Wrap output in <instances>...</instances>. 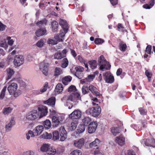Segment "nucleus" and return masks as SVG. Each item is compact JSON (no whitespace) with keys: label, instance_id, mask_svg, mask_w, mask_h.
<instances>
[{"label":"nucleus","instance_id":"obj_1","mask_svg":"<svg viewBox=\"0 0 155 155\" xmlns=\"http://www.w3.org/2000/svg\"><path fill=\"white\" fill-rule=\"evenodd\" d=\"M98 64L100 66L99 69L101 71H104L105 70H109L110 68L111 65L106 60L103 55H101L98 58Z\"/></svg>","mask_w":155,"mask_h":155},{"label":"nucleus","instance_id":"obj_2","mask_svg":"<svg viewBox=\"0 0 155 155\" xmlns=\"http://www.w3.org/2000/svg\"><path fill=\"white\" fill-rule=\"evenodd\" d=\"M18 87L17 84L15 83H12L9 85L8 87V90L10 95L14 94V96L17 97L20 95L21 91L20 90H17Z\"/></svg>","mask_w":155,"mask_h":155},{"label":"nucleus","instance_id":"obj_3","mask_svg":"<svg viewBox=\"0 0 155 155\" xmlns=\"http://www.w3.org/2000/svg\"><path fill=\"white\" fill-rule=\"evenodd\" d=\"M52 126L54 127H58L61 124L64 119V117L61 115H56L51 117Z\"/></svg>","mask_w":155,"mask_h":155},{"label":"nucleus","instance_id":"obj_4","mask_svg":"<svg viewBox=\"0 0 155 155\" xmlns=\"http://www.w3.org/2000/svg\"><path fill=\"white\" fill-rule=\"evenodd\" d=\"M101 111V109L100 106L96 107H93L90 108L88 112L90 114L94 117H97L100 114Z\"/></svg>","mask_w":155,"mask_h":155},{"label":"nucleus","instance_id":"obj_5","mask_svg":"<svg viewBox=\"0 0 155 155\" xmlns=\"http://www.w3.org/2000/svg\"><path fill=\"white\" fill-rule=\"evenodd\" d=\"M48 63L44 61L41 63L40 65V69L42 73L45 76H47L48 74Z\"/></svg>","mask_w":155,"mask_h":155},{"label":"nucleus","instance_id":"obj_6","mask_svg":"<svg viewBox=\"0 0 155 155\" xmlns=\"http://www.w3.org/2000/svg\"><path fill=\"white\" fill-rule=\"evenodd\" d=\"M37 115V111L36 110H34L26 114L25 118L23 119L24 121L34 120L36 118Z\"/></svg>","mask_w":155,"mask_h":155},{"label":"nucleus","instance_id":"obj_7","mask_svg":"<svg viewBox=\"0 0 155 155\" xmlns=\"http://www.w3.org/2000/svg\"><path fill=\"white\" fill-rule=\"evenodd\" d=\"M58 132L60 137V140H64L66 139L67 135V132L64 127L63 126L60 127L59 129Z\"/></svg>","mask_w":155,"mask_h":155},{"label":"nucleus","instance_id":"obj_8","mask_svg":"<svg viewBox=\"0 0 155 155\" xmlns=\"http://www.w3.org/2000/svg\"><path fill=\"white\" fill-rule=\"evenodd\" d=\"M14 62L15 65L20 66L24 62V58L22 55H16L15 58Z\"/></svg>","mask_w":155,"mask_h":155},{"label":"nucleus","instance_id":"obj_9","mask_svg":"<svg viewBox=\"0 0 155 155\" xmlns=\"http://www.w3.org/2000/svg\"><path fill=\"white\" fill-rule=\"evenodd\" d=\"M39 113L40 114V118L46 116L48 113V108L45 106H40L38 108Z\"/></svg>","mask_w":155,"mask_h":155},{"label":"nucleus","instance_id":"obj_10","mask_svg":"<svg viewBox=\"0 0 155 155\" xmlns=\"http://www.w3.org/2000/svg\"><path fill=\"white\" fill-rule=\"evenodd\" d=\"M81 112L79 110H76L74 111L69 115V118L71 119H77L81 118Z\"/></svg>","mask_w":155,"mask_h":155},{"label":"nucleus","instance_id":"obj_11","mask_svg":"<svg viewBox=\"0 0 155 155\" xmlns=\"http://www.w3.org/2000/svg\"><path fill=\"white\" fill-rule=\"evenodd\" d=\"M97 124L96 122H91L88 127V132L90 134L94 132L97 128Z\"/></svg>","mask_w":155,"mask_h":155},{"label":"nucleus","instance_id":"obj_12","mask_svg":"<svg viewBox=\"0 0 155 155\" xmlns=\"http://www.w3.org/2000/svg\"><path fill=\"white\" fill-rule=\"evenodd\" d=\"M85 142L84 138H81L78 140L74 141V146L79 149H81L84 146Z\"/></svg>","mask_w":155,"mask_h":155},{"label":"nucleus","instance_id":"obj_13","mask_svg":"<svg viewBox=\"0 0 155 155\" xmlns=\"http://www.w3.org/2000/svg\"><path fill=\"white\" fill-rule=\"evenodd\" d=\"M116 142L120 145L122 146L125 143V139L123 136L120 135L116 137Z\"/></svg>","mask_w":155,"mask_h":155},{"label":"nucleus","instance_id":"obj_14","mask_svg":"<svg viewBox=\"0 0 155 155\" xmlns=\"http://www.w3.org/2000/svg\"><path fill=\"white\" fill-rule=\"evenodd\" d=\"M59 24L61 26L62 28L64 29L66 31L68 30V26L66 21L63 19H60L59 21Z\"/></svg>","mask_w":155,"mask_h":155},{"label":"nucleus","instance_id":"obj_15","mask_svg":"<svg viewBox=\"0 0 155 155\" xmlns=\"http://www.w3.org/2000/svg\"><path fill=\"white\" fill-rule=\"evenodd\" d=\"M55 102V98L54 97H51L49 98L48 100L43 101L44 104L52 106V107H53L54 106Z\"/></svg>","mask_w":155,"mask_h":155},{"label":"nucleus","instance_id":"obj_16","mask_svg":"<svg viewBox=\"0 0 155 155\" xmlns=\"http://www.w3.org/2000/svg\"><path fill=\"white\" fill-rule=\"evenodd\" d=\"M71 96V101L75 102L77 100H80L81 97L80 94L78 92H74L70 94Z\"/></svg>","mask_w":155,"mask_h":155},{"label":"nucleus","instance_id":"obj_17","mask_svg":"<svg viewBox=\"0 0 155 155\" xmlns=\"http://www.w3.org/2000/svg\"><path fill=\"white\" fill-rule=\"evenodd\" d=\"M46 32L47 31L45 28H43L37 30L35 34L37 37H39L46 35Z\"/></svg>","mask_w":155,"mask_h":155},{"label":"nucleus","instance_id":"obj_18","mask_svg":"<svg viewBox=\"0 0 155 155\" xmlns=\"http://www.w3.org/2000/svg\"><path fill=\"white\" fill-rule=\"evenodd\" d=\"M88 89L89 91L93 94L94 95L96 96H100L101 94L97 91V88L92 85H90L89 86Z\"/></svg>","mask_w":155,"mask_h":155},{"label":"nucleus","instance_id":"obj_19","mask_svg":"<svg viewBox=\"0 0 155 155\" xmlns=\"http://www.w3.org/2000/svg\"><path fill=\"white\" fill-rule=\"evenodd\" d=\"M15 124V121L13 119H12L10 122L5 126V128L6 131L7 132L10 131L11 130L12 127Z\"/></svg>","mask_w":155,"mask_h":155},{"label":"nucleus","instance_id":"obj_20","mask_svg":"<svg viewBox=\"0 0 155 155\" xmlns=\"http://www.w3.org/2000/svg\"><path fill=\"white\" fill-rule=\"evenodd\" d=\"M63 89L62 84L60 83H58L56 86L54 91L56 94H58L61 93Z\"/></svg>","mask_w":155,"mask_h":155},{"label":"nucleus","instance_id":"obj_21","mask_svg":"<svg viewBox=\"0 0 155 155\" xmlns=\"http://www.w3.org/2000/svg\"><path fill=\"white\" fill-rule=\"evenodd\" d=\"M44 129L43 126L41 125L35 127V133L37 135H40L43 131Z\"/></svg>","mask_w":155,"mask_h":155},{"label":"nucleus","instance_id":"obj_22","mask_svg":"<svg viewBox=\"0 0 155 155\" xmlns=\"http://www.w3.org/2000/svg\"><path fill=\"white\" fill-rule=\"evenodd\" d=\"M64 29H63L60 31L59 35H57L54 37V39H62L65 36V35L67 32L68 30H67L66 31Z\"/></svg>","mask_w":155,"mask_h":155},{"label":"nucleus","instance_id":"obj_23","mask_svg":"<svg viewBox=\"0 0 155 155\" xmlns=\"http://www.w3.org/2000/svg\"><path fill=\"white\" fill-rule=\"evenodd\" d=\"M72 79L71 77L70 76H67L62 79V81L64 84L66 85L68 84V82L71 81Z\"/></svg>","mask_w":155,"mask_h":155},{"label":"nucleus","instance_id":"obj_24","mask_svg":"<svg viewBox=\"0 0 155 155\" xmlns=\"http://www.w3.org/2000/svg\"><path fill=\"white\" fill-rule=\"evenodd\" d=\"M62 71L61 68L58 67H56L54 70V75L56 77H57L62 74Z\"/></svg>","mask_w":155,"mask_h":155},{"label":"nucleus","instance_id":"obj_25","mask_svg":"<svg viewBox=\"0 0 155 155\" xmlns=\"http://www.w3.org/2000/svg\"><path fill=\"white\" fill-rule=\"evenodd\" d=\"M43 124L45 129H49L51 127V126L50 121L48 119H47L44 121Z\"/></svg>","mask_w":155,"mask_h":155},{"label":"nucleus","instance_id":"obj_26","mask_svg":"<svg viewBox=\"0 0 155 155\" xmlns=\"http://www.w3.org/2000/svg\"><path fill=\"white\" fill-rule=\"evenodd\" d=\"M13 110V108L11 107H8L4 108L2 112L5 115H8Z\"/></svg>","mask_w":155,"mask_h":155},{"label":"nucleus","instance_id":"obj_27","mask_svg":"<svg viewBox=\"0 0 155 155\" xmlns=\"http://www.w3.org/2000/svg\"><path fill=\"white\" fill-rule=\"evenodd\" d=\"M89 96L90 97L91 100L92 101V104L93 106L95 105H97V103L98 102V99L95 97H94L91 94H89Z\"/></svg>","mask_w":155,"mask_h":155},{"label":"nucleus","instance_id":"obj_28","mask_svg":"<svg viewBox=\"0 0 155 155\" xmlns=\"http://www.w3.org/2000/svg\"><path fill=\"white\" fill-rule=\"evenodd\" d=\"M47 23V20L46 19H44L37 23V25L39 27H44L46 25Z\"/></svg>","mask_w":155,"mask_h":155},{"label":"nucleus","instance_id":"obj_29","mask_svg":"<svg viewBox=\"0 0 155 155\" xmlns=\"http://www.w3.org/2000/svg\"><path fill=\"white\" fill-rule=\"evenodd\" d=\"M6 71L7 73L8 79H9L11 78L12 76L14 74L15 72L12 69L10 68L7 69Z\"/></svg>","mask_w":155,"mask_h":155},{"label":"nucleus","instance_id":"obj_30","mask_svg":"<svg viewBox=\"0 0 155 155\" xmlns=\"http://www.w3.org/2000/svg\"><path fill=\"white\" fill-rule=\"evenodd\" d=\"M100 141L98 138H96L95 140L89 144V147H96L98 146Z\"/></svg>","mask_w":155,"mask_h":155},{"label":"nucleus","instance_id":"obj_31","mask_svg":"<svg viewBox=\"0 0 155 155\" xmlns=\"http://www.w3.org/2000/svg\"><path fill=\"white\" fill-rule=\"evenodd\" d=\"M56 150L54 148L50 146L48 148L47 153L50 155H53L56 153Z\"/></svg>","mask_w":155,"mask_h":155},{"label":"nucleus","instance_id":"obj_32","mask_svg":"<svg viewBox=\"0 0 155 155\" xmlns=\"http://www.w3.org/2000/svg\"><path fill=\"white\" fill-rule=\"evenodd\" d=\"M85 129V126L83 124L80 125L77 130V133L78 134H80L83 132Z\"/></svg>","mask_w":155,"mask_h":155},{"label":"nucleus","instance_id":"obj_33","mask_svg":"<svg viewBox=\"0 0 155 155\" xmlns=\"http://www.w3.org/2000/svg\"><path fill=\"white\" fill-rule=\"evenodd\" d=\"M51 25L53 31L54 32L57 31L58 26V23L56 21H54L51 23Z\"/></svg>","mask_w":155,"mask_h":155},{"label":"nucleus","instance_id":"obj_34","mask_svg":"<svg viewBox=\"0 0 155 155\" xmlns=\"http://www.w3.org/2000/svg\"><path fill=\"white\" fill-rule=\"evenodd\" d=\"M41 137L44 139H50L52 138V135L51 134H48L47 132L42 134L41 136Z\"/></svg>","mask_w":155,"mask_h":155},{"label":"nucleus","instance_id":"obj_35","mask_svg":"<svg viewBox=\"0 0 155 155\" xmlns=\"http://www.w3.org/2000/svg\"><path fill=\"white\" fill-rule=\"evenodd\" d=\"M60 137L59 133L58 131H55L53 133L52 139L54 140H56L59 139Z\"/></svg>","mask_w":155,"mask_h":155},{"label":"nucleus","instance_id":"obj_36","mask_svg":"<svg viewBox=\"0 0 155 155\" xmlns=\"http://www.w3.org/2000/svg\"><path fill=\"white\" fill-rule=\"evenodd\" d=\"M63 41L62 39H48V43L49 44L54 45L57 44L58 41Z\"/></svg>","mask_w":155,"mask_h":155},{"label":"nucleus","instance_id":"obj_37","mask_svg":"<svg viewBox=\"0 0 155 155\" xmlns=\"http://www.w3.org/2000/svg\"><path fill=\"white\" fill-rule=\"evenodd\" d=\"M88 63L90 65V67L92 69H95L97 67V63L96 61L95 60L89 61Z\"/></svg>","mask_w":155,"mask_h":155},{"label":"nucleus","instance_id":"obj_38","mask_svg":"<svg viewBox=\"0 0 155 155\" xmlns=\"http://www.w3.org/2000/svg\"><path fill=\"white\" fill-rule=\"evenodd\" d=\"M0 47H3L5 49L7 48L8 46L5 39L0 40Z\"/></svg>","mask_w":155,"mask_h":155},{"label":"nucleus","instance_id":"obj_39","mask_svg":"<svg viewBox=\"0 0 155 155\" xmlns=\"http://www.w3.org/2000/svg\"><path fill=\"white\" fill-rule=\"evenodd\" d=\"M127 48V45L126 44L123 42H121L119 45V49L121 51H124Z\"/></svg>","mask_w":155,"mask_h":155},{"label":"nucleus","instance_id":"obj_40","mask_svg":"<svg viewBox=\"0 0 155 155\" xmlns=\"http://www.w3.org/2000/svg\"><path fill=\"white\" fill-rule=\"evenodd\" d=\"M68 61L66 58H64L62 61L61 67L62 68H65L68 66Z\"/></svg>","mask_w":155,"mask_h":155},{"label":"nucleus","instance_id":"obj_41","mask_svg":"<svg viewBox=\"0 0 155 155\" xmlns=\"http://www.w3.org/2000/svg\"><path fill=\"white\" fill-rule=\"evenodd\" d=\"M6 89V87L4 86L0 94V99H3L5 95V91Z\"/></svg>","mask_w":155,"mask_h":155},{"label":"nucleus","instance_id":"obj_42","mask_svg":"<svg viewBox=\"0 0 155 155\" xmlns=\"http://www.w3.org/2000/svg\"><path fill=\"white\" fill-rule=\"evenodd\" d=\"M78 121L77 120H73L71 123V128L72 130H74L77 127Z\"/></svg>","mask_w":155,"mask_h":155},{"label":"nucleus","instance_id":"obj_43","mask_svg":"<svg viewBox=\"0 0 155 155\" xmlns=\"http://www.w3.org/2000/svg\"><path fill=\"white\" fill-rule=\"evenodd\" d=\"M50 146L47 144H44L41 147V150L43 152L48 151V150Z\"/></svg>","mask_w":155,"mask_h":155},{"label":"nucleus","instance_id":"obj_44","mask_svg":"<svg viewBox=\"0 0 155 155\" xmlns=\"http://www.w3.org/2000/svg\"><path fill=\"white\" fill-rule=\"evenodd\" d=\"M117 30L121 32H124L125 30L123 25L120 23L118 24L117 25Z\"/></svg>","mask_w":155,"mask_h":155},{"label":"nucleus","instance_id":"obj_45","mask_svg":"<svg viewBox=\"0 0 155 155\" xmlns=\"http://www.w3.org/2000/svg\"><path fill=\"white\" fill-rule=\"evenodd\" d=\"M78 60H79L80 62L82 64H84L86 68H87V64L86 61L82 57V56L78 55Z\"/></svg>","mask_w":155,"mask_h":155},{"label":"nucleus","instance_id":"obj_46","mask_svg":"<svg viewBox=\"0 0 155 155\" xmlns=\"http://www.w3.org/2000/svg\"><path fill=\"white\" fill-rule=\"evenodd\" d=\"M111 132L114 136H116L117 134L120 133L119 128L112 127L111 129Z\"/></svg>","mask_w":155,"mask_h":155},{"label":"nucleus","instance_id":"obj_47","mask_svg":"<svg viewBox=\"0 0 155 155\" xmlns=\"http://www.w3.org/2000/svg\"><path fill=\"white\" fill-rule=\"evenodd\" d=\"M105 82L107 83H112L114 81V77L110 75L105 80Z\"/></svg>","mask_w":155,"mask_h":155},{"label":"nucleus","instance_id":"obj_48","mask_svg":"<svg viewBox=\"0 0 155 155\" xmlns=\"http://www.w3.org/2000/svg\"><path fill=\"white\" fill-rule=\"evenodd\" d=\"M71 96L70 95H64L61 98V101L64 102L65 101H71Z\"/></svg>","mask_w":155,"mask_h":155},{"label":"nucleus","instance_id":"obj_49","mask_svg":"<svg viewBox=\"0 0 155 155\" xmlns=\"http://www.w3.org/2000/svg\"><path fill=\"white\" fill-rule=\"evenodd\" d=\"M73 74L75 76L80 79H81L83 77L82 72H77H77H75Z\"/></svg>","mask_w":155,"mask_h":155},{"label":"nucleus","instance_id":"obj_50","mask_svg":"<svg viewBox=\"0 0 155 155\" xmlns=\"http://www.w3.org/2000/svg\"><path fill=\"white\" fill-rule=\"evenodd\" d=\"M70 155H81V153L79 150H75L72 151Z\"/></svg>","mask_w":155,"mask_h":155},{"label":"nucleus","instance_id":"obj_51","mask_svg":"<svg viewBox=\"0 0 155 155\" xmlns=\"http://www.w3.org/2000/svg\"><path fill=\"white\" fill-rule=\"evenodd\" d=\"M63 58L61 52L56 53L54 55V58L55 59H61Z\"/></svg>","mask_w":155,"mask_h":155},{"label":"nucleus","instance_id":"obj_52","mask_svg":"<svg viewBox=\"0 0 155 155\" xmlns=\"http://www.w3.org/2000/svg\"><path fill=\"white\" fill-rule=\"evenodd\" d=\"M91 41H94V39H90ZM94 42L95 44L100 45L104 42V41L103 39H94Z\"/></svg>","mask_w":155,"mask_h":155},{"label":"nucleus","instance_id":"obj_53","mask_svg":"<svg viewBox=\"0 0 155 155\" xmlns=\"http://www.w3.org/2000/svg\"><path fill=\"white\" fill-rule=\"evenodd\" d=\"M139 110L141 115H145L146 114L147 111L145 109L143 108H139Z\"/></svg>","mask_w":155,"mask_h":155},{"label":"nucleus","instance_id":"obj_54","mask_svg":"<svg viewBox=\"0 0 155 155\" xmlns=\"http://www.w3.org/2000/svg\"><path fill=\"white\" fill-rule=\"evenodd\" d=\"M82 91L83 94H85L87 93V85H85L82 87Z\"/></svg>","mask_w":155,"mask_h":155},{"label":"nucleus","instance_id":"obj_55","mask_svg":"<svg viewBox=\"0 0 155 155\" xmlns=\"http://www.w3.org/2000/svg\"><path fill=\"white\" fill-rule=\"evenodd\" d=\"M44 45V42L42 39H41L38 41L36 44L37 46L38 47H43Z\"/></svg>","mask_w":155,"mask_h":155},{"label":"nucleus","instance_id":"obj_56","mask_svg":"<svg viewBox=\"0 0 155 155\" xmlns=\"http://www.w3.org/2000/svg\"><path fill=\"white\" fill-rule=\"evenodd\" d=\"M95 78V75L91 74L88 75V82H91Z\"/></svg>","mask_w":155,"mask_h":155},{"label":"nucleus","instance_id":"obj_57","mask_svg":"<svg viewBox=\"0 0 155 155\" xmlns=\"http://www.w3.org/2000/svg\"><path fill=\"white\" fill-rule=\"evenodd\" d=\"M75 69L76 71V72H77V73L78 72H83L84 70V68H83L80 66H78L76 67L75 68Z\"/></svg>","mask_w":155,"mask_h":155},{"label":"nucleus","instance_id":"obj_58","mask_svg":"<svg viewBox=\"0 0 155 155\" xmlns=\"http://www.w3.org/2000/svg\"><path fill=\"white\" fill-rule=\"evenodd\" d=\"M151 50V46L150 45H148L146 48V51L147 54H150Z\"/></svg>","mask_w":155,"mask_h":155},{"label":"nucleus","instance_id":"obj_59","mask_svg":"<svg viewBox=\"0 0 155 155\" xmlns=\"http://www.w3.org/2000/svg\"><path fill=\"white\" fill-rule=\"evenodd\" d=\"M145 74L148 78V80L150 81L152 76L151 73L147 70L145 71Z\"/></svg>","mask_w":155,"mask_h":155},{"label":"nucleus","instance_id":"obj_60","mask_svg":"<svg viewBox=\"0 0 155 155\" xmlns=\"http://www.w3.org/2000/svg\"><path fill=\"white\" fill-rule=\"evenodd\" d=\"M76 90V88L74 85H71L68 88V91L69 92H71L73 91H75Z\"/></svg>","mask_w":155,"mask_h":155},{"label":"nucleus","instance_id":"obj_61","mask_svg":"<svg viewBox=\"0 0 155 155\" xmlns=\"http://www.w3.org/2000/svg\"><path fill=\"white\" fill-rule=\"evenodd\" d=\"M110 75V73L109 71L107 72H106L104 73L103 74V76L104 77V79L105 80Z\"/></svg>","mask_w":155,"mask_h":155},{"label":"nucleus","instance_id":"obj_62","mask_svg":"<svg viewBox=\"0 0 155 155\" xmlns=\"http://www.w3.org/2000/svg\"><path fill=\"white\" fill-rule=\"evenodd\" d=\"M23 155H35V153L33 151H28L24 153Z\"/></svg>","mask_w":155,"mask_h":155},{"label":"nucleus","instance_id":"obj_63","mask_svg":"<svg viewBox=\"0 0 155 155\" xmlns=\"http://www.w3.org/2000/svg\"><path fill=\"white\" fill-rule=\"evenodd\" d=\"M68 51V50L66 49H64L62 50L61 54H62L63 58L65 57L66 56V54L67 53Z\"/></svg>","mask_w":155,"mask_h":155},{"label":"nucleus","instance_id":"obj_64","mask_svg":"<svg viewBox=\"0 0 155 155\" xmlns=\"http://www.w3.org/2000/svg\"><path fill=\"white\" fill-rule=\"evenodd\" d=\"M97 149L94 151V154L95 155H103L102 153L98 149V147H97Z\"/></svg>","mask_w":155,"mask_h":155}]
</instances>
